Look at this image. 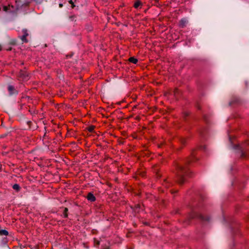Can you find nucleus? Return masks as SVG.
Listing matches in <instances>:
<instances>
[{
  "instance_id": "23",
  "label": "nucleus",
  "mask_w": 249,
  "mask_h": 249,
  "mask_svg": "<svg viewBox=\"0 0 249 249\" xmlns=\"http://www.w3.org/2000/svg\"><path fill=\"white\" fill-rule=\"evenodd\" d=\"M156 176L157 178H160L162 176L161 174L160 173V172L159 170L156 172Z\"/></svg>"
},
{
  "instance_id": "40",
  "label": "nucleus",
  "mask_w": 249,
  "mask_h": 249,
  "mask_svg": "<svg viewBox=\"0 0 249 249\" xmlns=\"http://www.w3.org/2000/svg\"><path fill=\"white\" fill-rule=\"evenodd\" d=\"M231 102L229 103V105L231 106Z\"/></svg>"
},
{
  "instance_id": "24",
  "label": "nucleus",
  "mask_w": 249,
  "mask_h": 249,
  "mask_svg": "<svg viewBox=\"0 0 249 249\" xmlns=\"http://www.w3.org/2000/svg\"><path fill=\"white\" fill-rule=\"evenodd\" d=\"M94 240V243L96 245H100V241L97 240L95 238H94L93 239Z\"/></svg>"
},
{
  "instance_id": "35",
  "label": "nucleus",
  "mask_w": 249,
  "mask_h": 249,
  "mask_svg": "<svg viewBox=\"0 0 249 249\" xmlns=\"http://www.w3.org/2000/svg\"><path fill=\"white\" fill-rule=\"evenodd\" d=\"M59 7L61 8V7H63V4H62V3H60V4H59Z\"/></svg>"
},
{
  "instance_id": "38",
  "label": "nucleus",
  "mask_w": 249,
  "mask_h": 249,
  "mask_svg": "<svg viewBox=\"0 0 249 249\" xmlns=\"http://www.w3.org/2000/svg\"><path fill=\"white\" fill-rule=\"evenodd\" d=\"M104 249H110L109 247H107Z\"/></svg>"
},
{
  "instance_id": "10",
  "label": "nucleus",
  "mask_w": 249,
  "mask_h": 249,
  "mask_svg": "<svg viewBox=\"0 0 249 249\" xmlns=\"http://www.w3.org/2000/svg\"><path fill=\"white\" fill-rule=\"evenodd\" d=\"M137 175H139V176L142 178H145L146 176V172L145 171H140L138 170L137 171Z\"/></svg>"
},
{
  "instance_id": "33",
  "label": "nucleus",
  "mask_w": 249,
  "mask_h": 249,
  "mask_svg": "<svg viewBox=\"0 0 249 249\" xmlns=\"http://www.w3.org/2000/svg\"><path fill=\"white\" fill-rule=\"evenodd\" d=\"M200 134L202 136H203V135H204V132H203V131L202 130H201V131H200Z\"/></svg>"
},
{
  "instance_id": "27",
  "label": "nucleus",
  "mask_w": 249,
  "mask_h": 249,
  "mask_svg": "<svg viewBox=\"0 0 249 249\" xmlns=\"http://www.w3.org/2000/svg\"><path fill=\"white\" fill-rule=\"evenodd\" d=\"M139 175H137V172L136 173V175L133 176V178H135L136 180L139 179Z\"/></svg>"
},
{
  "instance_id": "34",
  "label": "nucleus",
  "mask_w": 249,
  "mask_h": 249,
  "mask_svg": "<svg viewBox=\"0 0 249 249\" xmlns=\"http://www.w3.org/2000/svg\"><path fill=\"white\" fill-rule=\"evenodd\" d=\"M179 210L178 209V210H177L176 211V213H179Z\"/></svg>"
},
{
  "instance_id": "11",
  "label": "nucleus",
  "mask_w": 249,
  "mask_h": 249,
  "mask_svg": "<svg viewBox=\"0 0 249 249\" xmlns=\"http://www.w3.org/2000/svg\"><path fill=\"white\" fill-rule=\"evenodd\" d=\"M142 5V3L140 0H136L134 4V7L138 9L140 6Z\"/></svg>"
},
{
  "instance_id": "44",
  "label": "nucleus",
  "mask_w": 249,
  "mask_h": 249,
  "mask_svg": "<svg viewBox=\"0 0 249 249\" xmlns=\"http://www.w3.org/2000/svg\"><path fill=\"white\" fill-rule=\"evenodd\" d=\"M108 186H111V184H108Z\"/></svg>"
},
{
  "instance_id": "36",
  "label": "nucleus",
  "mask_w": 249,
  "mask_h": 249,
  "mask_svg": "<svg viewBox=\"0 0 249 249\" xmlns=\"http://www.w3.org/2000/svg\"><path fill=\"white\" fill-rule=\"evenodd\" d=\"M196 150V149L193 150V154H197V153H195V151Z\"/></svg>"
},
{
  "instance_id": "5",
  "label": "nucleus",
  "mask_w": 249,
  "mask_h": 249,
  "mask_svg": "<svg viewBox=\"0 0 249 249\" xmlns=\"http://www.w3.org/2000/svg\"><path fill=\"white\" fill-rule=\"evenodd\" d=\"M7 89L9 96H16L18 94V91L12 85H8Z\"/></svg>"
},
{
  "instance_id": "32",
  "label": "nucleus",
  "mask_w": 249,
  "mask_h": 249,
  "mask_svg": "<svg viewBox=\"0 0 249 249\" xmlns=\"http://www.w3.org/2000/svg\"><path fill=\"white\" fill-rule=\"evenodd\" d=\"M203 119L204 120V121H205L206 123H208V121H207V120L206 116V115H204V116H203Z\"/></svg>"
},
{
  "instance_id": "28",
  "label": "nucleus",
  "mask_w": 249,
  "mask_h": 249,
  "mask_svg": "<svg viewBox=\"0 0 249 249\" xmlns=\"http://www.w3.org/2000/svg\"><path fill=\"white\" fill-rule=\"evenodd\" d=\"M37 3H41L43 2L44 0H33Z\"/></svg>"
},
{
  "instance_id": "18",
  "label": "nucleus",
  "mask_w": 249,
  "mask_h": 249,
  "mask_svg": "<svg viewBox=\"0 0 249 249\" xmlns=\"http://www.w3.org/2000/svg\"><path fill=\"white\" fill-rule=\"evenodd\" d=\"M13 188L16 190L17 191H18L20 189V187L18 184H15L13 186Z\"/></svg>"
},
{
  "instance_id": "25",
  "label": "nucleus",
  "mask_w": 249,
  "mask_h": 249,
  "mask_svg": "<svg viewBox=\"0 0 249 249\" xmlns=\"http://www.w3.org/2000/svg\"><path fill=\"white\" fill-rule=\"evenodd\" d=\"M3 10L4 11L8 12L9 10V8L7 6H4L3 8Z\"/></svg>"
},
{
  "instance_id": "17",
  "label": "nucleus",
  "mask_w": 249,
  "mask_h": 249,
  "mask_svg": "<svg viewBox=\"0 0 249 249\" xmlns=\"http://www.w3.org/2000/svg\"><path fill=\"white\" fill-rule=\"evenodd\" d=\"M180 143L182 145H184L186 143V139L184 138H180L179 139Z\"/></svg>"
},
{
  "instance_id": "16",
  "label": "nucleus",
  "mask_w": 249,
  "mask_h": 249,
  "mask_svg": "<svg viewBox=\"0 0 249 249\" xmlns=\"http://www.w3.org/2000/svg\"><path fill=\"white\" fill-rule=\"evenodd\" d=\"M95 126L93 125H90L89 126L87 129L90 132H93Z\"/></svg>"
},
{
  "instance_id": "43",
  "label": "nucleus",
  "mask_w": 249,
  "mask_h": 249,
  "mask_svg": "<svg viewBox=\"0 0 249 249\" xmlns=\"http://www.w3.org/2000/svg\"><path fill=\"white\" fill-rule=\"evenodd\" d=\"M190 174H191V175H192V174H193V172H190Z\"/></svg>"
},
{
  "instance_id": "3",
  "label": "nucleus",
  "mask_w": 249,
  "mask_h": 249,
  "mask_svg": "<svg viewBox=\"0 0 249 249\" xmlns=\"http://www.w3.org/2000/svg\"><path fill=\"white\" fill-rule=\"evenodd\" d=\"M104 162L107 166L118 167V161L117 160L112 159L110 157L104 158Z\"/></svg>"
},
{
  "instance_id": "9",
  "label": "nucleus",
  "mask_w": 249,
  "mask_h": 249,
  "mask_svg": "<svg viewBox=\"0 0 249 249\" xmlns=\"http://www.w3.org/2000/svg\"><path fill=\"white\" fill-rule=\"evenodd\" d=\"M87 198L88 200H89V201H90L91 202H94L96 200L95 196L91 193H89L88 194Z\"/></svg>"
},
{
  "instance_id": "4",
  "label": "nucleus",
  "mask_w": 249,
  "mask_h": 249,
  "mask_svg": "<svg viewBox=\"0 0 249 249\" xmlns=\"http://www.w3.org/2000/svg\"><path fill=\"white\" fill-rule=\"evenodd\" d=\"M198 213L193 211H191L189 213L188 217L183 221V222L190 224L193 219L198 218Z\"/></svg>"
},
{
  "instance_id": "26",
  "label": "nucleus",
  "mask_w": 249,
  "mask_h": 249,
  "mask_svg": "<svg viewBox=\"0 0 249 249\" xmlns=\"http://www.w3.org/2000/svg\"><path fill=\"white\" fill-rule=\"evenodd\" d=\"M69 3L71 4V7L73 8L75 6V5L74 4V3L72 0H69Z\"/></svg>"
},
{
  "instance_id": "42",
  "label": "nucleus",
  "mask_w": 249,
  "mask_h": 249,
  "mask_svg": "<svg viewBox=\"0 0 249 249\" xmlns=\"http://www.w3.org/2000/svg\"><path fill=\"white\" fill-rule=\"evenodd\" d=\"M234 102H237V100H235V101H234Z\"/></svg>"
},
{
  "instance_id": "30",
  "label": "nucleus",
  "mask_w": 249,
  "mask_h": 249,
  "mask_svg": "<svg viewBox=\"0 0 249 249\" xmlns=\"http://www.w3.org/2000/svg\"><path fill=\"white\" fill-rule=\"evenodd\" d=\"M177 166H178V168L179 169H180L181 171H183L184 169V167L183 166H178V165Z\"/></svg>"
},
{
  "instance_id": "13",
  "label": "nucleus",
  "mask_w": 249,
  "mask_h": 249,
  "mask_svg": "<svg viewBox=\"0 0 249 249\" xmlns=\"http://www.w3.org/2000/svg\"><path fill=\"white\" fill-rule=\"evenodd\" d=\"M130 207H131V208L132 210H134V211H136V210H137V209H140V208H141V205H140V204H139H139H137L135 205L134 206H133H133H131Z\"/></svg>"
},
{
  "instance_id": "1",
  "label": "nucleus",
  "mask_w": 249,
  "mask_h": 249,
  "mask_svg": "<svg viewBox=\"0 0 249 249\" xmlns=\"http://www.w3.org/2000/svg\"><path fill=\"white\" fill-rule=\"evenodd\" d=\"M229 147L235 153L240 154V156H248L249 154V141L241 144L234 143L232 137L229 135Z\"/></svg>"
},
{
  "instance_id": "7",
  "label": "nucleus",
  "mask_w": 249,
  "mask_h": 249,
  "mask_svg": "<svg viewBox=\"0 0 249 249\" xmlns=\"http://www.w3.org/2000/svg\"><path fill=\"white\" fill-rule=\"evenodd\" d=\"M188 21L186 18H182L179 21V27L180 28H184L187 24L188 23Z\"/></svg>"
},
{
  "instance_id": "39",
  "label": "nucleus",
  "mask_w": 249,
  "mask_h": 249,
  "mask_svg": "<svg viewBox=\"0 0 249 249\" xmlns=\"http://www.w3.org/2000/svg\"><path fill=\"white\" fill-rule=\"evenodd\" d=\"M163 181H164V182H167V179L166 178L164 179Z\"/></svg>"
},
{
  "instance_id": "22",
  "label": "nucleus",
  "mask_w": 249,
  "mask_h": 249,
  "mask_svg": "<svg viewBox=\"0 0 249 249\" xmlns=\"http://www.w3.org/2000/svg\"><path fill=\"white\" fill-rule=\"evenodd\" d=\"M20 39L23 43H27L28 42V40L26 39V37L25 36H22L20 37Z\"/></svg>"
},
{
  "instance_id": "6",
  "label": "nucleus",
  "mask_w": 249,
  "mask_h": 249,
  "mask_svg": "<svg viewBox=\"0 0 249 249\" xmlns=\"http://www.w3.org/2000/svg\"><path fill=\"white\" fill-rule=\"evenodd\" d=\"M185 181V178L184 175H180L179 176V179L176 181V182L179 185L182 186Z\"/></svg>"
},
{
  "instance_id": "14",
  "label": "nucleus",
  "mask_w": 249,
  "mask_h": 249,
  "mask_svg": "<svg viewBox=\"0 0 249 249\" xmlns=\"http://www.w3.org/2000/svg\"><path fill=\"white\" fill-rule=\"evenodd\" d=\"M0 234L1 235H8V232L7 231H6L5 230H1L0 231Z\"/></svg>"
},
{
  "instance_id": "45",
  "label": "nucleus",
  "mask_w": 249,
  "mask_h": 249,
  "mask_svg": "<svg viewBox=\"0 0 249 249\" xmlns=\"http://www.w3.org/2000/svg\"><path fill=\"white\" fill-rule=\"evenodd\" d=\"M1 50V46L0 45V51Z\"/></svg>"
},
{
  "instance_id": "2",
  "label": "nucleus",
  "mask_w": 249,
  "mask_h": 249,
  "mask_svg": "<svg viewBox=\"0 0 249 249\" xmlns=\"http://www.w3.org/2000/svg\"><path fill=\"white\" fill-rule=\"evenodd\" d=\"M213 234L219 241H225V231L222 224H218L215 226Z\"/></svg>"
},
{
  "instance_id": "37",
  "label": "nucleus",
  "mask_w": 249,
  "mask_h": 249,
  "mask_svg": "<svg viewBox=\"0 0 249 249\" xmlns=\"http://www.w3.org/2000/svg\"><path fill=\"white\" fill-rule=\"evenodd\" d=\"M247 157H244V156H242V157H241V158H243V159H246Z\"/></svg>"
},
{
  "instance_id": "20",
  "label": "nucleus",
  "mask_w": 249,
  "mask_h": 249,
  "mask_svg": "<svg viewBox=\"0 0 249 249\" xmlns=\"http://www.w3.org/2000/svg\"><path fill=\"white\" fill-rule=\"evenodd\" d=\"M68 209L67 208H65L64 209V212H63L64 216L65 218H67L68 216Z\"/></svg>"
},
{
  "instance_id": "19",
  "label": "nucleus",
  "mask_w": 249,
  "mask_h": 249,
  "mask_svg": "<svg viewBox=\"0 0 249 249\" xmlns=\"http://www.w3.org/2000/svg\"><path fill=\"white\" fill-rule=\"evenodd\" d=\"M22 32L23 33L22 36H25L27 37L29 35L28 33V31L26 29H23L22 30Z\"/></svg>"
},
{
  "instance_id": "31",
  "label": "nucleus",
  "mask_w": 249,
  "mask_h": 249,
  "mask_svg": "<svg viewBox=\"0 0 249 249\" xmlns=\"http://www.w3.org/2000/svg\"><path fill=\"white\" fill-rule=\"evenodd\" d=\"M142 223L143 225H144L145 226H150V223L148 222H143Z\"/></svg>"
},
{
  "instance_id": "15",
  "label": "nucleus",
  "mask_w": 249,
  "mask_h": 249,
  "mask_svg": "<svg viewBox=\"0 0 249 249\" xmlns=\"http://www.w3.org/2000/svg\"><path fill=\"white\" fill-rule=\"evenodd\" d=\"M196 160H195L194 158H193L192 160H188L186 161V165H188L192 162H196Z\"/></svg>"
},
{
  "instance_id": "8",
  "label": "nucleus",
  "mask_w": 249,
  "mask_h": 249,
  "mask_svg": "<svg viewBox=\"0 0 249 249\" xmlns=\"http://www.w3.org/2000/svg\"><path fill=\"white\" fill-rule=\"evenodd\" d=\"M198 218H199L202 221H209L210 217L209 216H204L201 213H198Z\"/></svg>"
},
{
  "instance_id": "21",
  "label": "nucleus",
  "mask_w": 249,
  "mask_h": 249,
  "mask_svg": "<svg viewBox=\"0 0 249 249\" xmlns=\"http://www.w3.org/2000/svg\"><path fill=\"white\" fill-rule=\"evenodd\" d=\"M196 149H199L200 150H202V151H205L206 150V147L204 145V146L200 145V146H198Z\"/></svg>"
},
{
  "instance_id": "12",
  "label": "nucleus",
  "mask_w": 249,
  "mask_h": 249,
  "mask_svg": "<svg viewBox=\"0 0 249 249\" xmlns=\"http://www.w3.org/2000/svg\"><path fill=\"white\" fill-rule=\"evenodd\" d=\"M130 62L133 64H136L138 62V59L133 57H131L128 59Z\"/></svg>"
},
{
  "instance_id": "29",
  "label": "nucleus",
  "mask_w": 249,
  "mask_h": 249,
  "mask_svg": "<svg viewBox=\"0 0 249 249\" xmlns=\"http://www.w3.org/2000/svg\"><path fill=\"white\" fill-rule=\"evenodd\" d=\"M178 190H171L170 192L171 194H174V193H178Z\"/></svg>"
},
{
  "instance_id": "41",
  "label": "nucleus",
  "mask_w": 249,
  "mask_h": 249,
  "mask_svg": "<svg viewBox=\"0 0 249 249\" xmlns=\"http://www.w3.org/2000/svg\"><path fill=\"white\" fill-rule=\"evenodd\" d=\"M185 115V116H188V114H187V113H186Z\"/></svg>"
}]
</instances>
